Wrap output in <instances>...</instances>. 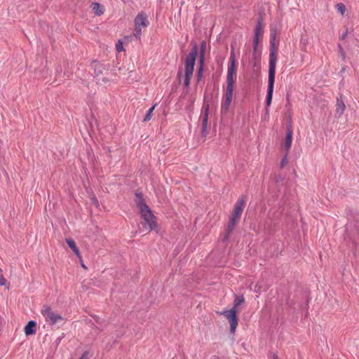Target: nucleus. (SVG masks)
Returning <instances> with one entry per match:
<instances>
[{
  "instance_id": "nucleus-6",
  "label": "nucleus",
  "mask_w": 359,
  "mask_h": 359,
  "mask_svg": "<svg viewBox=\"0 0 359 359\" xmlns=\"http://www.w3.org/2000/svg\"><path fill=\"white\" fill-rule=\"evenodd\" d=\"M275 69H276V58L272 57L270 60V69H269V95L272 94L273 86L275 77Z\"/></svg>"
},
{
  "instance_id": "nucleus-14",
  "label": "nucleus",
  "mask_w": 359,
  "mask_h": 359,
  "mask_svg": "<svg viewBox=\"0 0 359 359\" xmlns=\"http://www.w3.org/2000/svg\"><path fill=\"white\" fill-rule=\"evenodd\" d=\"M291 142H292V136L290 134H288L287 135V139H286V142H285V147L287 149H289L290 145H291Z\"/></svg>"
},
{
  "instance_id": "nucleus-8",
  "label": "nucleus",
  "mask_w": 359,
  "mask_h": 359,
  "mask_svg": "<svg viewBox=\"0 0 359 359\" xmlns=\"http://www.w3.org/2000/svg\"><path fill=\"white\" fill-rule=\"evenodd\" d=\"M90 9L96 16H102L104 14V6L97 2H94L90 5Z\"/></svg>"
},
{
  "instance_id": "nucleus-12",
  "label": "nucleus",
  "mask_w": 359,
  "mask_h": 359,
  "mask_svg": "<svg viewBox=\"0 0 359 359\" xmlns=\"http://www.w3.org/2000/svg\"><path fill=\"white\" fill-rule=\"evenodd\" d=\"M135 196L138 201V203H137L138 208H139V205H141L142 203H147L142 194H136Z\"/></svg>"
},
{
  "instance_id": "nucleus-17",
  "label": "nucleus",
  "mask_w": 359,
  "mask_h": 359,
  "mask_svg": "<svg viewBox=\"0 0 359 359\" xmlns=\"http://www.w3.org/2000/svg\"><path fill=\"white\" fill-rule=\"evenodd\" d=\"M121 48H122V43H120L118 45H117V50H121Z\"/></svg>"
},
{
  "instance_id": "nucleus-11",
  "label": "nucleus",
  "mask_w": 359,
  "mask_h": 359,
  "mask_svg": "<svg viewBox=\"0 0 359 359\" xmlns=\"http://www.w3.org/2000/svg\"><path fill=\"white\" fill-rule=\"evenodd\" d=\"M62 318L60 315L59 314H57V313H51L50 315V320H51L52 323H55L57 322H59L60 320H62Z\"/></svg>"
},
{
  "instance_id": "nucleus-1",
  "label": "nucleus",
  "mask_w": 359,
  "mask_h": 359,
  "mask_svg": "<svg viewBox=\"0 0 359 359\" xmlns=\"http://www.w3.org/2000/svg\"><path fill=\"white\" fill-rule=\"evenodd\" d=\"M139 214L143 229L148 232L158 229L157 217L147 203L139 205Z\"/></svg>"
},
{
  "instance_id": "nucleus-3",
  "label": "nucleus",
  "mask_w": 359,
  "mask_h": 359,
  "mask_svg": "<svg viewBox=\"0 0 359 359\" xmlns=\"http://www.w3.org/2000/svg\"><path fill=\"white\" fill-rule=\"evenodd\" d=\"M196 54V53H191L187 58L185 62V79L184 85L187 86L189 83L190 78L194 71Z\"/></svg>"
},
{
  "instance_id": "nucleus-18",
  "label": "nucleus",
  "mask_w": 359,
  "mask_h": 359,
  "mask_svg": "<svg viewBox=\"0 0 359 359\" xmlns=\"http://www.w3.org/2000/svg\"><path fill=\"white\" fill-rule=\"evenodd\" d=\"M269 100H271V95L270 96V95H269ZM268 102H270V100H268Z\"/></svg>"
},
{
  "instance_id": "nucleus-15",
  "label": "nucleus",
  "mask_w": 359,
  "mask_h": 359,
  "mask_svg": "<svg viewBox=\"0 0 359 359\" xmlns=\"http://www.w3.org/2000/svg\"><path fill=\"white\" fill-rule=\"evenodd\" d=\"M6 283H7L6 279L3 276H0V285L2 286H4L6 285Z\"/></svg>"
},
{
  "instance_id": "nucleus-16",
  "label": "nucleus",
  "mask_w": 359,
  "mask_h": 359,
  "mask_svg": "<svg viewBox=\"0 0 359 359\" xmlns=\"http://www.w3.org/2000/svg\"><path fill=\"white\" fill-rule=\"evenodd\" d=\"M227 91H228V93H227V95H226V99L229 102L231 101V96H232V91L233 90H228L227 89Z\"/></svg>"
},
{
  "instance_id": "nucleus-7",
  "label": "nucleus",
  "mask_w": 359,
  "mask_h": 359,
  "mask_svg": "<svg viewBox=\"0 0 359 359\" xmlns=\"http://www.w3.org/2000/svg\"><path fill=\"white\" fill-rule=\"evenodd\" d=\"M236 74V69H235V63L234 61L232 62L231 67L229 68L228 71V75H227V81H228V86L227 89L233 90V85L234 83V76Z\"/></svg>"
},
{
  "instance_id": "nucleus-4",
  "label": "nucleus",
  "mask_w": 359,
  "mask_h": 359,
  "mask_svg": "<svg viewBox=\"0 0 359 359\" xmlns=\"http://www.w3.org/2000/svg\"><path fill=\"white\" fill-rule=\"evenodd\" d=\"M243 206H244V201L243 200L238 201V203L236 204V205L235 206V208L231 213L230 219H229V223L231 226H234L237 223L238 219L240 218V217L243 212Z\"/></svg>"
},
{
  "instance_id": "nucleus-10",
  "label": "nucleus",
  "mask_w": 359,
  "mask_h": 359,
  "mask_svg": "<svg viewBox=\"0 0 359 359\" xmlns=\"http://www.w3.org/2000/svg\"><path fill=\"white\" fill-rule=\"evenodd\" d=\"M336 9L341 15H346V8L344 4H337L336 5Z\"/></svg>"
},
{
  "instance_id": "nucleus-9",
  "label": "nucleus",
  "mask_w": 359,
  "mask_h": 359,
  "mask_svg": "<svg viewBox=\"0 0 359 359\" xmlns=\"http://www.w3.org/2000/svg\"><path fill=\"white\" fill-rule=\"evenodd\" d=\"M36 323L34 321H29L24 327V332L26 336H29L35 333Z\"/></svg>"
},
{
  "instance_id": "nucleus-2",
  "label": "nucleus",
  "mask_w": 359,
  "mask_h": 359,
  "mask_svg": "<svg viewBox=\"0 0 359 359\" xmlns=\"http://www.w3.org/2000/svg\"><path fill=\"white\" fill-rule=\"evenodd\" d=\"M148 26L147 16L143 13L138 14L134 20V34L140 36Z\"/></svg>"
},
{
  "instance_id": "nucleus-13",
  "label": "nucleus",
  "mask_w": 359,
  "mask_h": 359,
  "mask_svg": "<svg viewBox=\"0 0 359 359\" xmlns=\"http://www.w3.org/2000/svg\"><path fill=\"white\" fill-rule=\"evenodd\" d=\"M67 244H68L69 247L70 248H72L73 250H74L76 252L77 251L76 245L74 241H72V240L67 241Z\"/></svg>"
},
{
  "instance_id": "nucleus-5",
  "label": "nucleus",
  "mask_w": 359,
  "mask_h": 359,
  "mask_svg": "<svg viewBox=\"0 0 359 359\" xmlns=\"http://www.w3.org/2000/svg\"><path fill=\"white\" fill-rule=\"evenodd\" d=\"M225 317L228 319L230 325L231 332H234L237 326V318L234 310H229L224 312Z\"/></svg>"
}]
</instances>
